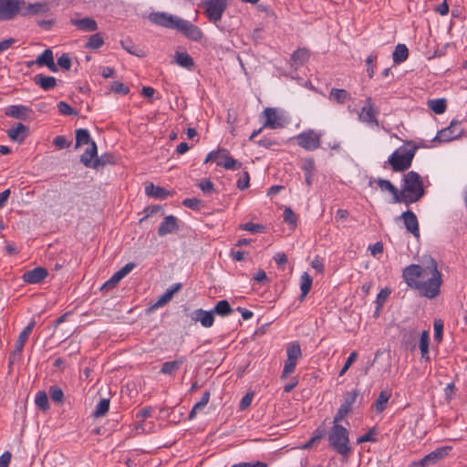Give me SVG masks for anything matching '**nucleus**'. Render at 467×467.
Wrapping results in <instances>:
<instances>
[{
  "mask_svg": "<svg viewBox=\"0 0 467 467\" xmlns=\"http://www.w3.org/2000/svg\"><path fill=\"white\" fill-rule=\"evenodd\" d=\"M402 277L406 284L418 290L421 296L432 299L441 293V274L438 270L437 263L431 257H429L423 265L407 266L403 270Z\"/></svg>",
  "mask_w": 467,
  "mask_h": 467,
  "instance_id": "obj_1",
  "label": "nucleus"
},
{
  "mask_svg": "<svg viewBox=\"0 0 467 467\" xmlns=\"http://www.w3.org/2000/svg\"><path fill=\"white\" fill-rule=\"evenodd\" d=\"M149 19L155 25L170 29H176L194 41L200 40L202 36L200 28L191 22L174 15L165 12H153L150 14Z\"/></svg>",
  "mask_w": 467,
  "mask_h": 467,
  "instance_id": "obj_2",
  "label": "nucleus"
},
{
  "mask_svg": "<svg viewBox=\"0 0 467 467\" xmlns=\"http://www.w3.org/2000/svg\"><path fill=\"white\" fill-rule=\"evenodd\" d=\"M424 195V188L420 176L411 171L404 175L403 184L400 191V202L410 204L416 202Z\"/></svg>",
  "mask_w": 467,
  "mask_h": 467,
  "instance_id": "obj_3",
  "label": "nucleus"
},
{
  "mask_svg": "<svg viewBox=\"0 0 467 467\" xmlns=\"http://www.w3.org/2000/svg\"><path fill=\"white\" fill-rule=\"evenodd\" d=\"M328 441L330 446L341 455H347L350 451L348 431L339 424L332 427L328 434Z\"/></svg>",
  "mask_w": 467,
  "mask_h": 467,
  "instance_id": "obj_4",
  "label": "nucleus"
},
{
  "mask_svg": "<svg viewBox=\"0 0 467 467\" xmlns=\"http://www.w3.org/2000/svg\"><path fill=\"white\" fill-rule=\"evenodd\" d=\"M414 154V150L400 148L389 157V163L394 171H405L411 165Z\"/></svg>",
  "mask_w": 467,
  "mask_h": 467,
  "instance_id": "obj_5",
  "label": "nucleus"
},
{
  "mask_svg": "<svg viewBox=\"0 0 467 467\" xmlns=\"http://www.w3.org/2000/svg\"><path fill=\"white\" fill-rule=\"evenodd\" d=\"M25 9V0H0V21L12 20Z\"/></svg>",
  "mask_w": 467,
  "mask_h": 467,
  "instance_id": "obj_6",
  "label": "nucleus"
},
{
  "mask_svg": "<svg viewBox=\"0 0 467 467\" xmlns=\"http://www.w3.org/2000/svg\"><path fill=\"white\" fill-rule=\"evenodd\" d=\"M209 161H216L218 166H222L227 170H237L242 167L241 162L231 157L228 150L225 149L210 152L205 159V162Z\"/></svg>",
  "mask_w": 467,
  "mask_h": 467,
  "instance_id": "obj_7",
  "label": "nucleus"
},
{
  "mask_svg": "<svg viewBox=\"0 0 467 467\" xmlns=\"http://www.w3.org/2000/svg\"><path fill=\"white\" fill-rule=\"evenodd\" d=\"M202 7L209 20L216 24L227 8V0H202Z\"/></svg>",
  "mask_w": 467,
  "mask_h": 467,
  "instance_id": "obj_8",
  "label": "nucleus"
},
{
  "mask_svg": "<svg viewBox=\"0 0 467 467\" xmlns=\"http://www.w3.org/2000/svg\"><path fill=\"white\" fill-rule=\"evenodd\" d=\"M322 133L307 130L296 136L297 144L306 150H315L320 147Z\"/></svg>",
  "mask_w": 467,
  "mask_h": 467,
  "instance_id": "obj_9",
  "label": "nucleus"
},
{
  "mask_svg": "<svg viewBox=\"0 0 467 467\" xmlns=\"http://www.w3.org/2000/svg\"><path fill=\"white\" fill-rule=\"evenodd\" d=\"M263 114L265 118L264 128L281 129L288 122L285 114L275 108H266Z\"/></svg>",
  "mask_w": 467,
  "mask_h": 467,
  "instance_id": "obj_10",
  "label": "nucleus"
},
{
  "mask_svg": "<svg viewBox=\"0 0 467 467\" xmlns=\"http://www.w3.org/2000/svg\"><path fill=\"white\" fill-rule=\"evenodd\" d=\"M97 145L94 141L89 143L88 148L86 151L81 155L80 161L86 167L97 168L100 165H104L105 161H102L100 159L97 158Z\"/></svg>",
  "mask_w": 467,
  "mask_h": 467,
  "instance_id": "obj_11",
  "label": "nucleus"
},
{
  "mask_svg": "<svg viewBox=\"0 0 467 467\" xmlns=\"http://www.w3.org/2000/svg\"><path fill=\"white\" fill-rule=\"evenodd\" d=\"M460 125L459 121L452 120L451 125L438 132L433 140L440 142H449L452 140H456L462 136V130H457V126Z\"/></svg>",
  "mask_w": 467,
  "mask_h": 467,
  "instance_id": "obj_12",
  "label": "nucleus"
},
{
  "mask_svg": "<svg viewBox=\"0 0 467 467\" xmlns=\"http://www.w3.org/2000/svg\"><path fill=\"white\" fill-rule=\"evenodd\" d=\"M377 110L374 108L372 100L370 98H367L362 107L358 119L360 121L365 122L368 125L374 124L378 125V120L376 118Z\"/></svg>",
  "mask_w": 467,
  "mask_h": 467,
  "instance_id": "obj_13",
  "label": "nucleus"
},
{
  "mask_svg": "<svg viewBox=\"0 0 467 467\" xmlns=\"http://www.w3.org/2000/svg\"><path fill=\"white\" fill-rule=\"evenodd\" d=\"M376 184L382 192H389L392 195L393 202H400V191L388 180L384 179H371L369 181V186H373Z\"/></svg>",
  "mask_w": 467,
  "mask_h": 467,
  "instance_id": "obj_14",
  "label": "nucleus"
},
{
  "mask_svg": "<svg viewBox=\"0 0 467 467\" xmlns=\"http://www.w3.org/2000/svg\"><path fill=\"white\" fill-rule=\"evenodd\" d=\"M400 218L403 220L405 227L410 233H411L415 237L420 236L418 219L413 212H404Z\"/></svg>",
  "mask_w": 467,
  "mask_h": 467,
  "instance_id": "obj_15",
  "label": "nucleus"
},
{
  "mask_svg": "<svg viewBox=\"0 0 467 467\" xmlns=\"http://www.w3.org/2000/svg\"><path fill=\"white\" fill-rule=\"evenodd\" d=\"M29 326H26L24 330L20 333L18 339L15 345V348L10 357V364L15 363L20 358L24 346L28 338Z\"/></svg>",
  "mask_w": 467,
  "mask_h": 467,
  "instance_id": "obj_16",
  "label": "nucleus"
},
{
  "mask_svg": "<svg viewBox=\"0 0 467 467\" xmlns=\"http://www.w3.org/2000/svg\"><path fill=\"white\" fill-rule=\"evenodd\" d=\"M192 320L200 322L203 327H211L214 321L213 312L197 309L192 314Z\"/></svg>",
  "mask_w": 467,
  "mask_h": 467,
  "instance_id": "obj_17",
  "label": "nucleus"
},
{
  "mask_svg": "<svg viewBox=\"0 0 467 467\" xmlns=\"http://www.w3.org/2000/svg\"><path fill=\"white\" fill-rule=\"evenodd\" d=\"M177 218L173 215H167L164 217L161 223L158 234L160 236H164L169 234H173L178 230Z\"/></svg>",
  "mask_w": 467,
  "mask_h": 467,
  "instance_id": "obj_18",
  "label": "nucleus"
},
{
  "mask_svg": "<svg viewBox=\"0 0 467 467\" xmlns=\"http://www.w3.org/2000/svg\"><path fill=\"white\" fill-rule=\"evenodd\" d=\"M451 450L450 446H444L441 448H438L437 450L431 451L428 455H426L420 462V464L421 467H426L430 463L435 462L437 460H440L446 456L449 451Z\"/></svg>",
  "mask_w": 467,
  "mask_h": 467,
  "instance_id": "obj_19",
  "label": "nucleus"
},
{
  "mask_svg": "<svg viewBox=\"0 0 467 467\" xmlns=\"http://www.w3.org/2000/svg\"><path fill=\"white\" fill-rule=\"evenodd\" d=\"M32 64H34V62H31V65ZM35 64L39 67L47 66L52 72H56L57 70L51 49H46L42 54H40L36 57Z\"/></svg>",
  "mask_w": 467,
  "mask_h": 467,
  "instance_id": "obj_20",
  "label": "nucleus"
},
{
  "mask_svg": "<svg viewBox=\"0 0 467 467\" xmlns=\"http://www.w3.org/2000/svg\"><path fill=\"white\" fill-rule=\"evenodd\" d=\"M70 23L83 32H94L98 29L97 22L91 17L71 19Z\"/></svg>",
  "mask_w": 467,
  "mask_h": 467,
  "instance_id": "obj_21",
  "label": "nucleus"
},
{
  "mask_svg": "<svg viewBox=\"0 0 467 467\" xmlns=\"http://www.w3.org/2000/svg\"><path fill=\"white\" fill-rule=\"evenodd\" d=\"M145 192L148 196L161 200L166 199L170 195V192L164 188L155 186L153 183H147L145 185Z\"/></svg>",
  "mask_w": 467,
  "mask_h": 467,
  "instance_id": "obj_22",
  "label": "nucleus"
},
{
  "mask_svg": "<svg viewBox=\"0 0 467 467\" xmlns=\"http://www.w3.org/2000/svg\"><path fill=\"white\" fill-rule=\"evenodd\" d=\"M7 134L11 140L21 142L26 138L27 129L26 126L19 123L16 127L10 129Z\"/></svg>",
  "mask_w": 467,
  "mask_h": 467,
  "instance_id": "obj_23",
  "label": "nucleus"
},
{
  "mask_svg": "<svg viewBox=\"0 0 467 467\" xmlns=\"http://www.w3.org/2000/svg\"><path fill=\"white\" fill-rule=\"evenodd\" d=\"M34 81L45 90L53 88L57 84V79L54 77L44 76L41 74L36 75L34 77Z\"/></svg>",
  "mask_w": 467,
  "mask_h": 467,
  "instance_id": "obj_24",
  "label": "nucleus"
},
{
  "mask_svg": "<svg viewBox=\"0 0 467 467\" xmlns=\"http://www.w3.org/2000/svg\"><path fill=\"white\" fill-rule=\"evenodd\" d=\"M184 362L183 358H180L173 361L164 362L161 366V372L166 375H173Z\"/></svg>",
  "mask_w": 467,
  "mask_h": 467,
  "instance_id": "obj_25",
  "label": "nucleus"
},
{
  "mask_svg": "<svg viewBox=\"0 0 467 467\" xmlns=\"http://www.w3.org/2000/svg\"><path fill=\"white\" fill-rule=\"evenodd\" d=\"M174 58L176 63L184 68L191 69L193 67V60L186 52H176Z\"/></svg>",
  "mask_w": 467,
  "mask_h": 467,
  "instance_id": "obj_26",
  "label": "nucleus"
},
{
  "mask_svg": "<svg viewBox=\"0 0 467 467\" xmlns=\"http://www.w3.org/2000/svg\"><path fill=\"white\" fill-rule=\"evenodd\" d=\"M27 108L24 106H9L5 109V115L16 118V119H25L26 117Z\"/></svg>",
  "mask_w": 467,
  "mask_h": 467,
  "instance_id": "obj_27",
  "label": "nucleus"
},
{
  "mask_svg": "<svg viewBox=\"0 0 467 467\" xmlns=\"http://www.w3.org/2000/svg\"><path fill=\"white\" fill-rule=\"evenodd\" d=\"M309 57V53L306 48H299L295 51L291 57L293 65L297 67L302 66Z\"/></svg>",
  "mask_w": 467,
  "mask_h": 467,
  "instance_id": "obj_28",
  "label": "nucleus"
},
{
  "mask_svg": "<svg viewBox=\"0 0 467 467\" xmlns=\"http://www.w3.org/2000/svg\"><path fill=\"white\" fill-rule=\"evenodd\" d=\"M409 50L403 44H399L392 54L393 61L396 64L404 62L408 58Z\"/></svg>",
  "mask_w": 467,
  "mask_h": 467,
  "instance_id": "obj_29",
  "label": "nucleus"
},
{
  "mask_svg": "<svg viewBox=\"0 0 467 467\" xmlns=\"http://www.w3.org/2000/svg\"><path fill=\"white\" fill-rule=\"evenodd\" d=\"M429 341H430V335L428 331H423L420 335V350L421 353V358L425 360H429Z\"/></svg>",
  "mask_w": 467,
  "mask_h": 467,
  "instance_id": "obj_30",
  "label": "nucleus"
},
{
  "mask_svg": "<svg viewBox=\"0 0 467 467\" xmlns=\"http://www.w3.org/2000/svg\"><path fill=\"white\" fill-rule=\"evenodd\" d=\"M212 311L213 314L215 313L219 316L225 317L233 313L234 310L227 300H221L215 305Z\"/></svg>",
  "mask_w": 467,
  "mask_h": 467,
  "instance_id": "obj_31",
  "label": "nucleus"
},
{
  "mask_svg": "<svg viewBox=\"0 0 467 467\" xmlns=\"http://www.w3.org/2000/svg\"><path fill=\"white\" fill-rule=\"evenodd\" d=\"M209 399H210V392L209 391H205L202 394V397L201 398V400L199 402H197L193 406L192 410L190 411L189 418L191 420L193 419L198 412H200L202 410H203V408L209 402Z\"/></svg>",
  "mask_w": 467,
  "mask_h": 467,
  "instance_id": "obj_32",
  "label": "nucleus"
},
{
  "mask_svg": "<svg viewBox=\"0 0 467 467\" xmlns=\"http://www.w3.org/2000/svg\"><path fill=\"white\" fill-rule=\"evenodd\" d=\"M47 275H48V272L46 268L37 266L31 270V284H39Z\"/></svg>",
  "mask_w": 467,
  "mask_h": 467,
  "instance_id": "obj_33",
  "label": "nucleus"
},
{
  "mask_svg": "<svg viewBox=\"0 0 467 467\" xmlns=\"http://www.w3.org/2000/svg\"><path fill=\"white\" fill-rule=\"evenodd\" d=\"M311 286H312L311 276L306 272L303 273L300 277V289L302 292V295H301L302 299L307 295Z\"/></svg>",
  "mask_w": 467,
  "mask_h": 467,
  "instance_id": "obj_34",
  "label": "nucleus"
},
{
  "mask_svg": "<svg viewBox=\"0 0 467 467\" xmlns=\"http://www.w3.org/2000/svg\"><path fill=\"white\" fill-rule=\"evenodd\" d=\"M428 105L436 114H442L446 110V100L444 99L429 100Z\"/></svg>",
  "mask_w": 467,
  "mask_h": 467,
  "instance_id": "obj_35",
  "label": "nucleus"
},
{
  "mask_svg": "<svg viewBox=\"0 0 467 467\" xmlns=\"http://www.w3.org/2000/svg\"><path fill=\"white\" fill-rule=\"evenodd\" d=\"M109 399H101L96 406V409L93 412V416L95 418L102 417L109 411Z\"/></svg>",
  "mask_w": 467,
  "mask_h": 467,
  "instance_id": "obj_36",
  "label": "nucleus"
},
{
  "mask_svg": "<svg viewBox=\"0 0 467 467\" xmlns=\"http://www.w3.org/2000/svg\"><path fill=\"white\" fill-rule=\"evenodd\" d=\"M287 358L298 360L301 356V348L298 343H291L286 348Z\"/></svg>",
  "mask_w": 467,
  "mask_h": 467,
  "instance_id": "obj_37",
  "label": "nucleus"
},
{
  "mask_svg": "<svg viewBox=\"0 0 467 467\" xmlns=\"http://www.w3.org/2000/svg\"><path fill=\"white\" fill-rule=\"evenodd\" d=\"M90 142L89 132L87 130L79 129L76 131V147L88 144Z\"/></svg>",
  "mask_w": 467,
  "mask_h": 467,
  "instance_id": "obj_38",
  "label": "nucleus"
},
{
  "mask_svg": "<svg viewBox=\"0 0 467 467\" xmlns=\"http://www.w3.org/2000/svg\"><path fill=\"white\" fill-rule=\"evenodd\" d=\"M122 47L130 54L143 57L144 54L141 49H140L135 44H133L130 40H123L120 42Z\"/></svg>",
  "mask_w": 467,
  "mask_h": 467,
  "instance_id": "obj_39",
  "label": "nucleus"
},
{
  "mask_svg": "<svg viewBox=\"0 0 467 467\" xmlns=\"http://www.w3.org/2000/svg\"><path fill=\"white\" fill-rule=\"evenodd\" d=\"M389 398V393H388L387 391H381L375 403L376 410L379 412L383 411L387 406Z\"/></svg>",
  "mask_w": 467,
  "mask_h": 467,
  "instance_id": "obj_40",
  "label": "nucleus"
},
{
  "mask_svg": "<svg viewBox=\"0 0 467 467\" xmlns=\"http://www.w3.org/2000/svg\"><path fill=\"white\" fill-rule=\"evenodd\" d=\"M104 44L103 37L100 34L97 33L89 36L86 44L87 48L98 49Z\"/></svg>",
  "mask_w": 467,
  "mask_h": 467,
  "instance_id": "obj_41",
  "label": "nucleus"
},
{
  "mask_svg": "<svg viewBox=\"0 0 467 467\" xmlns=\"http://www.w3.org/2000/svg\"><path fill=\"white\" fill-rule=\"evenodd\" d=\"M35 403L40 410H47L48 409V399L46 392H37L36 395Z\"/></svg>",
  "mask_w": 467,
  "mask_h": 467,
  "instance_id": "obj_42",
  "label": "nucleus"
},
{
  "mask_svg": "<svg viewBox=\"0 0 467 467\" xmlns=\"http://www.w3.org/2000/svg\"><path fill=\"white\" fill-rule=\"evenodd\" d=\"M330 97L338 103H344L348 99V93L345 89L333 88Z\"/></svg>",
  "mask_w": 467,
  "mask_h": 467,
  "instance_id": "obj_43",
  "label": "nucleus"
},
{
  "mask_svg": "<svg viewBox=\"0 0 467 467\" xmlns=\"http://www.w3.org/2000/svg\"><path fill=\"white\" fill-rule=\"evenodd\" d=\"M49 11V4L47 2L31 4V16L45 14Z\"/></svg>",
  "mask_w": 467,
  "mask_h": 467,
  "instance_id": "obj_44",
  "label": "nucleus"
},
{
  "mask_svg": "<svg viewBox=\"0 0 467 467\" xmlns=\"http://www.w3.org/2000/svg\"><path fill=\"white\" fill-rule=\"evenodd\" d=\"M358 396H359V391L358 389H354L350 392H348L345 396L343 405L347 406L348 409L351 410L352 404L356 402Z\"/></svg>",
  "mask_w": 467,
  "mask_h": 467,
  "instance_id": "obj_45",
  "label": "nucleus"
},
{
  "mask_svg": "<svg viewBox=\"0 0 467 467\" xmlns=\"http://www.w3.org/2000/svg\"><path fill=\"white\" fill-rule=\"evenodd\" d=\"M123 277L116 272L101 287V289H111L115 287Z\"/></svg>",
  "mask_w": 467,
  "mask_h": 467,
  "instance_id": "obj_46",
  "label": "nucleus"
},
{
  "mask_svg": "<svg viewBox=\"0 0 467 467\" xmlns=\"http://www.w3.org/2000/svg\"><path fill=\"white\" fill-rule=\"evenodd\" d=\"M284 221L293 228L296 225V215L290 208L285 209Z\"/></svg>",
  "mask_w": 467,
  "mask_h": 467,
  "instance_id": "obj_47",
  "label": "nucleus"
},
{
  "mask_svg": "<svg viewBox=\"0 0 467 467\" xmlns=\"http://www.w3.org/2000/svg\"><path fill=\"white\" fill-rule=\"evenodd\" d=\"M296 362H297V360L289 359V358H287L285 360L283 373H282V378H286L288 375H290L291 373L294 372L296 366Z\"/></svg>",
  "mask_w": 467,
  "mask_h": 467,
  "instance_id": "obj_48",
  "label": "nucleus"
},
{
  "mask_svg": "<svg viewBox=\"0 0 467 467\" xmlns=\"http://www.w3.org/2000/svg\"><path fill=\"white\" fill-rule=\"evenodd\" d=\"M240 228L244 231H248L251 233H258L264 230V226L258 223H246L240 225Z\"/></svg>",
  "mask_w": 467,
  "mask_h": 467,
  "instance_id": "obj_49",
  "label": "nucleus"
},
{
  "mask_svg": "<svg viewBox=\"0 0 467 467\" xmlns=\"http://www.w3.org/2000/svg\"><path fill=\"white\" fill-rule=\"evenodd\" d=\"M302 169L305 171V174H314L315 171V161L312 158L305 159L302 163Z\"/></svg>",
  "mask_w": 467,
  "mask_h": 467,
  "instance_id": "obj_50",
  "label": "nucleus"
},
{
  "mask_svg": "<svg viewBox=\"0 0 467 467\" xmlns=\"http://www.w3.org/2000/svg\"><path fill=\"white\" fill-rule=\"evenodd\" d=\"M357 358H358V354L357 352H352L349 357L348 358L346 363L344 364L343 368H341V370L339 371V376H343L347 371L348 369L350 368V366L357 360Z\"/></svg>",
  "mask_w": 467,
  "mask_h": 467,
  "instance_id": "obj_51",
  "label": "nucleus"
},
{
  "mask_svg": "<svg viewBox=\"0 0 467 467\" xmlns=\"http://www.w3.org/2000/svg\"><path fill=\"white\" fill-rule=\"evenodd\" d=\"M350 411V409H348L347 406H344L343 404L340 406V408L337 410V413L334 417L333 423L338 424V422L344 419L348 415V413Z\"/></svg>",
  "mask_w": 467,
  "mask_h": 467,
  "instance_id": "obj_52",
  "label": "nucleus"
},
{
  "mask_svg": "<svg viewBox=\"0 0 467 467\" xmlns=\"http://www.w3.org/2000/svg\"><path fill=\"white\" fill-rule=\"evenodd\" d=\"M57 65L66 70H68L71 67V59L67 54H63L57 59Z\"/></svg>",
  "mask_w": 467,
  "mask_h": 467,
  "instance_id": "obj_53",
  "label": "nucleus"
},
{
  "mask_svg": "<svg viewBox=\"0 0 467 467\" xmlns=\"http://www.w3.org/2000/svg\"><path fill=\"white\" fill-rule=\"evenodd\" d=\"M171 298H172V291L166 290V292L161 296H160L158 301L155 303L154 306L155 307L162 306L165 304H167L169 301H171Z\"/></svg>",
  "mask_w": 467,
  "mask_h": 467,
  "instance_id": "obj_54",
  "label": "nucleus"
},
{
  "mask_svg": "<svg viewBox=\"0 0 467 467\" xmlns=\"http://www.w3.org/2000/svg\"><path fill=\"white\" fill-rule=\"evenodd\" d=\"M58 111L63 115H72L75 114L73 109L67 104L66 102L60 101L57 104Z\"/></svg>",
  "mask_w": 467,
  "mask_h": 467,
  "instance_id": "obj_55",
  "label": "nucleus"
},
{
  "mask_svg": "<svg viewBox=\"0 0 467 467\" xmlns=\"http://www.w3.org/2000/svg\"><path fill=\"white\" fill-rule=\"evenodd\" d=\"M111 90L114 91L115 93H121V94H128L130 91L129 88L120 82H114L111 85Z\"/></svg>",
  "mask_w": 467,
  "mask_h": 467,
  "instance_id": "obj_56",
  "label": "nucleus"
},
{
  "mask_svg": "<svg viewBox=\"0 0 467 467\" xmlns=\"http://www.w3.org/2000/svg\"><path fill=\"white\" fill-rule=\"evenodd\" d=\"M442 329H443L442 321L435 320L434 321V337L438 341H440L441 339Z\"/></svg>",
  "mask_w": 467,
  "mask_h": 467,
  "instance_id": "obj_57",
  "label": "nucleus"
},
{
  "mask_svg": "<svg viewBox=\"0 0 467 467\" xmlns=\"http://www.w3.org/2000/svg\"><path fill=\"white\" fill-rule=\"evenodd\" d=\"M198 186L204 193H210L213 191V184L209 180L200 182Z\"/></svg>",
  "mask_w": 467,
  "mask_h": 467,
  "instance_id": "obj_58",
  "label": "nucleus"
},
{
  "mask_svg": "<svg viewBox=\"0 0 467 467\" xmlns=\"http://www.w3.org/2000/svg\"><path fill=\"white\" fill-rule=\"evenodd\" d=\"M54 144L57 149H65L69 147L70 142L64 136H57L54 139Z\"/></svg>",
  "mask_w": 467,
  "mask_h": 467,
  "instance_id": "obj_59",
  "label": "nucleus"
},
{
  "mask_svg": "<svg viewBox=\"0 0 467 467\" xmlns=\"http://www.w3.org/2000/svg\"><path fill=\"white\" fill-rule=\"evenodd\" d=\"M50 396L54 401L60 402L63 400V391L59 388H51Z\"/></svg>",
  "mask_w": 467,
  "mask_h": 467,
  "instance_id": "obj_60",
  "label": "nucleus"
},
{
  "mask_svg": "<svg viewBox=\"0 0 467 467\" xmlns=\"http://www.w3.org/2000/svg\"><path fill=\"white\" fill-rule=\"evenodd\" d=\"M249 180L250 178L248 172L244 171L243 177H241L237 182V187L240 190L246 189L249 186Z\"/></svg>",
  "mask_w": 467,
  "mask_h": 467,
  "instance_id": "obj_61",
  "label": "nucleus"
},
{
  "mask_svg": "<svg viewBox=\"0 0 467 467\" xmlns=\"http://www.w3.org/2000/svg\"><path fill=\"white\" fill-rule=\"evenodd\" d=\"M200 200L196 199V198H190V199H185L182 203L188 207V208H192V209H198L199 208V204H200Z\"/></svg>",
  "mask_w": 467,
  "mask_h": 467,
  "instance_id": "obj_62",
  "label": "nucleus"
},
{
  "mask_svg": "<svg viewBox=\"0 0 467 467\" xmlns=\"http://www.w3.org/2000/svg\"><path fill=\"white\" fill-rule=\"evenodd\" d=\"M253 400V394L247 393L245 396L243 397L240 402V409L245 410L247 407L251 405Z\"/></svg>",
  "mask_w": 467,
  "mask_h": 467,
  "instance_id": "obj_63",
  "label": "nucleus"
},
{
  "mask_svg": "<svg viewBox=\"0 0 467 467\" xmlns=\"http://www.w3.org/2000/svg\"><path fill=\"white\" fill-rule=\"evenodd\" d=\"M11 462V453L9 451L4 452L0 456V467H8Z\"/></svg>",
  "mask_w": 467,
  "mask_h": 467,
  "instance_id": "obj_64",
  "label": "nucleus"
}]
</instances>
